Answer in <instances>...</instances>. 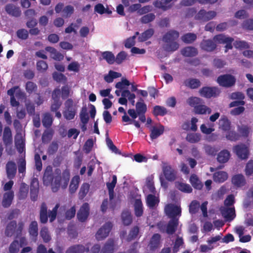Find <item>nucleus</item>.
<instances>
[{
	"instance_id": "1",
	"label": "nucleus",
	"mask_w": 253,
	"mask_h": 253,
	"mask_svg": "<svg viewBox=\"0 0 253 253\" xmlns=\"http://www.w3.org/2000/svg\"><path fill=\"white\" fill-rule=\"evenodd\" d=\"M60 204L57 203L55 205L52 210L47 211V206L45 202H42L40 206L39 212L40 221L42 224H45L48 221L49 217V222H53L56 218L58 209Z\"/></svg>"
},
{
	"instance_id": "2",
	"label": "nucleus",
	"mask_w": 253,
	"mask_h": 253,
	"mask_svg": "<svg viewBox=\"0 0 253 253\" xmlns=\"http://www.w3.org/2000/svg\"><path fill=\"white\" fill-rule=\"evenodd\" d=\"M70 173L68 169L64 170L62 175L60 174L53 177V180L51 183L52 185V190L53 192H57L60 188L61 184H62V187L66 188L70 180Z\"/></svg>"
},
{
	"instance_id": "3",
	"label": "nucleus",
	"mask_w": 253,
	"mask_h": 253,
	"mask_svg": "<svg viewBox=\"0 0 253 253\" xmlns=\"http://www.w3.org/2000/svg\"><path fill=\"white\" fill-rule=\"evenodd\" d=\"M24 227L23 221H19L17 225L16 221L12 220L9 222L6 227L5 234L7 237H11L15 235L16 237H19L22 234V230Z\"/></svg>"
},
{
	"instance_id": "4",
	"label": "nucleus",
	"mask_w": 253,
	"mask_h": 253,
	"mask_svg": "<svg viewBox=\"0 0 253 253\" xmlns=\"http://www.w3.org/2000/svg\"><path fill=\"white\" fill-rule=\"evenodd\" d=\"M216 81L220 86L230 87L235 85L236 80L235 77L231 74H224L218 76Z\"/></svg>"
},
{
	"instance_id": "5",
	"label": "nucleus",
	"mask_w": 253,
	"mask_h": 253,
	"mask_svg": "<svg viewBox=\"0 0 253 253\" xmlns=\"http://www.w3.org/2000/svg\"><path fill=\"white\" fill-rule=\"evenodd\" d=\"M165 212L167 216L171 218L178 219L181 215V209L180 206L174 204H168L165 207Z\"/></svg>"
},
{
	"instance_id": "6",
	"label": "nucleus",
	"mask_w": 253,
	"mask_h": 253,
	"mask_svg": "<svg viewBox=\"0 0 253 253\" xmlns=\"http://www.w3.org/2000/svg\"><path fill=\"white\" fill-rule=\"evenodd\" d=\"M199 92L201 96L207 98L217 97L220 93L219 88L215 86H204L202 87Z\"/></svg>"
},
{
	"instance_id": "7",
	"label": "nucleus",
	"mask_w": 253,
	"mask_h": 253,
	"mask_svg": "<svg viewBox=\"0 0 253 253\" xmlns=\"http://www.w3.org/2000/svg\"><path fill=\"white\" fill-rule=\"evenodd\" d=\"M127 113L131 118L127 115H123L122 117V121L127 123L129 125H134L135 126L138 128L140 127V125L138 121L135 119L138 116V113L137 111L133 109H129L127 111Z\"/></svg>"
},
{
	"instance_id": "8",
	"label": "nucleus",
	"mask_w": 253,
	"mask_h": 253,
	"mask_svg": "<svg viewBox=\"0 0 253 253\" xmlns=\"http://www.w3.org/2000/svg\"><path fill=\"white\" fill-rule=\"evenodd\" d=\"M113 225L111 222H106L99 230L95 235L96 239L98 241L103 240L106 238L110 232Z\"/></svg>"
},
{
	"instance_id": "9",
	"label": "nucleus",
	"mask_w": 253,
	"mask_h": 253,
	"mask_svg": "<svg viewBox=\"0 0 253 253\" xmlns=\"http://www.w3.org/2000/svg\"><path fill=\"white\" fill-rule=\"evenodd\" d=\"M216 15V12L214 11H207L204 9L199 11L195 16V19L203 22H207L213 19Z\"/></svg>"
},
{
	"instance_id": "10",
	"label": "nucleus",
	"mask_w": 253,
	"mask_h": 253,
	"mask_svg": "<svg viewBox=\"0 0 253 253\" xmlns=\"http://www.w3.org/2000/svg\"><path fill=\"white\" fill-rule=\"evenodd\" d=\"M162 170L166 179L169 181H173L176 178V171L170 165L165 164Z\"/></svg>"
},
{
	"instance_id": "11",
	"label": "nucleus",
	"mask_w": 253,
	"mask_h": 253,
	"mask_svg": "<svg viewBox=\"0 0 253 253\" xmlns=\"http://www.w3.org/2000/svg\"><path fill=\"white\" fill-rule=\"evenodd\" d=\"M135 107L138 113L139 120L141 122L145 123L146 120L145 114L147 111V105L142 98H140L139 101L136 103Z\"/></svg>"
},
{
	"instance_id": "12",
	"label": "nucleus",
	"mask_w": 253,
	"mask_h": 253,
	"mask_svg": "<svg viewBox=\"0 0 253 253\" xmlns=\"http://www.w3.org/2000/svg\"><path fill=\"white\" fill-rule=\"evenodd\" d=\"M233 150L240 159L245 160L248 158L249 152L245 144L237 145L233 147Z\"/></svg>"
},
{
	"instance_id": "13",
	"label": "nucleus",
	"mask_w": 253,
	"mask_h": 253,
	"mask_svg": "<svg viewBox=\"0 0 253 253\" xmlns=\"http://www.w3.org/2000/svg\"><path fill=\"white\" fill-rule=\"evenodd\" d=\"M213 40L215 42H217L219 43H226L225 45V52H226L228 49L232 48L233 46L232 42H233L234 39L231 37H227L223 35H217L213 37Z\"/></svg>"
},
{
	"instance_id": "14",
	"label": "nucleus",
	"mask_w": 253,
	"mask_h": 253,
	"mask_svg": "<svg viewBox=\"0 0 253 253\" xmlns=\"http://www.w3.org/2000/svg\"><path fill=\"white\" fill-rule=\"evenodd\" d=\"M220 212L226 221L231 222L236 217L235 210L234 207H223L220 209Z\"/></svg>"
},
{
	"instance_id": "15",
	"label": "nucleus",
	"mask_w": 253,
	"mask_h": 253,
	"mask_svg": "<svg viewBox=\"0 0 253 253\" xmlns=\"http://www.w3.org/2000/svg\"><path fill=\"white\" fill-rule=\"evenodd\" d=\"M89 213V206L87 203H84L81 207L77 212V217L81 222L85 221L87 218Z\"/></svg>"
},
{
	"instance_id": "16",
	"label": "nucleus",
	"mask_w": 253,
	"mask_h": 253,
	"mask_svg": "<svg viewBox=\"0 0 253 253\" xmlns=\"http://www.w3.org/2000/svg\"><path fill=\"white\" fill-rule=\"evenodd\" d=\"M215 41L212 40H203L200 44L201 49L207 52L213 51L216 48Z\"/></svg>"
},
{
	"instance_id": "17",
	"label": "nucleus",
	"mask_w": 253,
	"mask_h": 253,
	"mask_svg": "<svg viewBox=\"0 0 253 253\" xmlns=\"http://www.w3.org/2000/svg\"><path fill=\"white\" fill-rule=\"evenodd\" d=\"M5 10L8 15L15 17H20L21 14L20 8L11 3L5 6Z\"/></svg>"
},
{
	"instance_id": "18",
	"label": "nucleus",
	"mask_w": 253,
	"mask_h": 253,
	"mask_svg": "<svg viewBox=\"0 0 253 253\" xmlns=\"http://www.w3.org/2000/svg\"><path fill=\"white\" fill-rule=\"evenodd\" d=\"M179 36V33L178 31L170 30L166 33L163 37V41L165 43L170 42H175Z\"/></svg>"
},
{
	"instance_id": "19",
	"label": "nucleus",
	"mask_w": 253,
	"mask_h": 253,
	"mask_svg": "<svg viewBox=\"0 0 253 253\" xmlns=\"http://www.w3.org/2000/svg\"><path fill=\"white\" fill-rule=\"evenodd\" d=\"M14 196V194L13 191H9L4 193L1 202L2 207L4 208H9L12 203Z\"/></svg>"
},
{
	"instance_id": "20",
	"label": "nucleus",
	"mask_w": 253,
	"mask_h": 253,
	"mask_svg": "<svg viewBox=\"0 0 253 253\" xmlns=\"http://www.w3.org/2000/svg\"><path fill=\"white\" fill-rule=\"evenodd\" d=\"M39 193V183L37 179H34L30 186V197L32 201L37 200Z\"/></svg>"
},
{
	"instance_id": "21",
	"label": "nucleus",
	"mask_w": 253,
	"mask_h": 253,
	"mask_svg": "<svg viewBox=\"0 0 253 253\" xmlns=\"http://www.w3.org/2000/svg\"><path fill=\"white\" fill-rule=\"evenodd\" d=\"M161 235L159 234H154L151 237L149 244L150 250L155 251L159 248L160 245Z\"/></svg>"
},
{
	"instance_id": "22",
	"label": "nucleus",
	"mask_w": 253,
	"mask_h": 253,
	"mask_svg": "<svg viewBox=\"0 0 253 253\" xmlns=\"http://www.w3.org/2000/svg\"><path fill=\"white\" fill-rule=\"evenodd\" d=\"M6 170L7 177L10 179H13L17 171L16 164L12 161L8 162L6 165Z\"/></svg>"
},
{
	"instance_id": "23",
	"label": "nucleus",
	"mask_w": 253,
	"mask_h": 253,
	"mask_svg": "<svg viewBox=\"0 0 253 253\" xmlns=\"http://www.w3.org/2000/svg\"><path fill=\"white\" fill-rule=\"evenodd\" d=\"M232 183L237 187H241L246 184V179L242 174L233 175L231 179Z\"/></svg>"
},
{
	"instance_id": "24",
	"label": "nucleus",
	"mask_w": 253,
	"mask_h": 253,
	"mask_svg": "<svg viewBox=\"0 0 253 253\" xmlns=\"http://www.w3.org/2000/svg\"><path fill=\"white\" fill-rule=\"evenodd\" d=\"M181 54L184 57H195L198 54V49L194 46H186L180 51Z\"/></svg>"
},
{
	"instance_id": "25",
	"label": "nucleus",
	"mask_w": 253,
	"mask_h": 253,
	"mask_svg": "<svg viewBox=\"0 0 253 253\" xmlns=\"http://www.w3.org/2000/svg\"><path fill=\"white\" fill-rule=\"evenodd\" d=\"M178 223V219H170L168 222L166 227L167 233L169 235L173 234L175 232L177 228Z\"/></svg>"
},
{
	"instance_id": "26",
	"label": "nucleus",
	"mask_w": 253,
	"mask_h": 253,
	"mask_svg": "<svg viewBox=\"0 0 253 253\" xmlns=\"http://www.w3.org/2000/svg\"><path fill=\"white\" fill-rule=\"evenodd\" d=\"M164 126L160 125L158 127L153 126L151 129L150 137L152 140L157 139L163 134L164 132Z\"/></svg>"
},
{
	"instance_id": "27",
	"label": "nucleus",
	"mask_w": 253,
	"mask_h": 253,
	"mask_svg": "<svg viewBox=\"0 0 253 253\" xmlns=\"http://www.w3.org/2000/svg\"><path fill=\"white\" fill-rule=\"evenodd\" d=\"M228 177L227 173L224 171H218L213 174V180L216 183H223Z\"/></svg>"
},
{
	"instance_id": "28",
	"label": "nucleus",
	"mask_w": 253,
	"mask_h": 253,
	"mask_svg": "<svg viewBox=\"0 0 253 253\" xmlns=\"http://www.w3.org/2000/svg\"><path fill=\"white\" fill-rule=\"evenodd\" d=\"M19 89V86H14L11 87L10 89H8L7 91V95H9L10 97V105L12 107H18L19 106V102L16 100L14 96V93L16 90Z\"/></svg>"
},
{
	"instance_id": "29",
	"label": "nucleus",
	"mask_w": 253,
	"mask_h": 253,
	"mask_svg": "<svg viewBox=\"0 0 253 253\" xmlns=\"http://www.w3.org/2000/svg\"><path fill=\"white\" fill-rule=\"evenodd\" d=\"M2 140L4 144L6 146L12 143V133L9 126H5L4 128Z\"/></svg>"
},
{
	"instance_id": "30",
	"label": "nucleus",
	"mask_w": 253,
	"mask_h": 253,
	"mask_svg": "<svg viewBox=\"0 0 253 253\" xmlns=\"http://www.w3.org/2000/svg\"><path fill=\"white\" fill-rule=\"evenodd\" d=\"M114 247V240L112 239H109L104 245L100 253H113Z\"/></svg>"
},
{
	"instance_id": "31",
	"label": "nucleus",
	"mask_w": 253,
	"mask_h": 253,
	"mask_svg": "<svg viewBox=\"0 0 253 253\" xmlns=\"http://www.w3.org/2000/svg\"><path fill=\"white\" fill-rule=\"evenodd\" d=\"M53 177L52 168L48 166L46 168L43 175V182L46 184H50L53 180Z\"/></svg>"
},
{
	"instance_id": "32",
	"label": "nucleus",
	"mask_w": 253,
	"mask_h": 253,
	"mask_svg": "<svg viewBox=\"0 0 253 253\" xmlns=\"http://www.w3.org/2000/svg\"><path fill=\"white\" fill-rule=\"evenodd\" d=\"M204 102L202 101L201 104H199L194 110L195 114L199 115H204L208 113L210 114L211 112V110L210 108L203 104Z\"/></svg>"
},
{
	"instance_id": "33",
	"label": "nucleus",
	"mask_w": 253,
	"mask_h": 253,
	"mask_svg": "<svg viewBox=\"0 0 253 253\" xmlns=\"http://www.w3.org/2000/svg\"><path fill=\"white\" fill-rule=\"evenodd\" d=\"M184 84L191 89H196L201 86V83L199 79L190 78L185 81Z\"/></svg>"
},
{
	"instance_id": "34",
	"label": "nucleus",
	"mask_w": 253,
	"mask_h": 253,
	"mask_svg": "<svg viewBox=\"0 0 253 253\" xmlns=\"http://www.w3.org/2000/svg\"><path fill=\"white\" fill-rule=\"evenodd\" d=\"M134 213L136 216L140 217L143 215V204L140 199H136L134 204Z\"/></svg>"
},
{
	"instance_id": "35",
	"label": "nucleus",
	"mask_w": 253,
	"mask_h": 253,
	"mask_svg": "<svg viewBox=\"0 0 253 253\" xmlns=\"http://www.w3.org/2000/svg\"><path fill=\"white\" fill-rule=\"evenodd\" d=\"M123 223L125 226L131 224L132 222V215L130 211H123L121 214Z\"/></svg>"
},
{
	"instance_id": "36",
	"label": "nucleus",
	"mask_w": 253,
	"mask_h": 253,
	"mask_svg": "<svg viewBox=\"0 0 253 253\" xmlns=\"http://www.w3.org/2000/svg\"><path fill=\"white\" fill-rule=\"evenodd\" d=\"M28 232L33 238H36L38 235V225L36 221H32L29 225Z\"/></svg>"
},
{
	"instance_id": "37",
	"label": "nucleus",
	"mask_w": 253,
	"mask_h": 253,
	"mask_svg": "<svg viewBox=\"0 0 253 253\" xmlns=\"http://www.w3.org/2000/svg\"><path fill=\"white\" fill-rule=\"evenodd\" d=\"M159 200L153 194H149L146 198V203L150 209H154L156 205H158Z\"/></svg>"
},
{
	"instance_id": "38",
	"label": "nucleus",
	"mask_w": 253,
	"mask_h": 253,
	"mask_svg": "<svg viewBox=\"0 0 253 253\" xmlns=\"http://www.w3.org/2000/svg\"><path fill=\"white\" fill-rule=\"evenodd\" d=\"M190 182L195 189L201 190L203 186L201 181L199 180L198 176L195 174H193L191 175L190 177Z\"/></svg>"
},
{
	"instance_id": "39",
	"label": "nucleus",
	"mask_w": 253,
	"mask_h": 253,
	"mask_svg": "<svg viewBox=\"0 0 253 253\" xmlns=\"http://www.w3.org/2000/svg\"><path fill=\"white\" fill-rule=\"evenodd\" d=\"M219 125L220 127L225 131L230 129L231 122L226 117H223L219 120Z\"/></svg>"
},
{
	"instance_id": "40",
	"label": "nucleus",
	"mask_w": 253,
	"mask_h": 253,
	"mask_svg": "<svg viewBox=\"0 0 253 253\" xmlns=\"http://www.w3.org/2000/svg\"><path fill=\"white\" fill-rule=\"evenodd\" d=\"M53 118L50 114L46 113L43 115L42 119V124L45 128H49L53 123Z\"/></svg>"
},
{
	"instance_id": "41",
	"label": "nucleus",
	"mask_w": 253,
	"mask_h": 253,
	"mask_svg": "<svg viewBox=\"0 0 253 253\" xmlns=\"http://www.w3.org/2000/svg\"><path fill=\"white\" fill-rule=\"evenodd\" d=\"M230 153L226 150L221 151L217 155V160L220 163H225L229 159Z\"/></svg>"
},
{
	"instance_id": "42",
	"label": "nucleus",
	"mask_w": 253,
	"mask_h": 253,
	"mask_svg": "<svg viewBox=\"0 0 253 253\" xmlns=\"http://www.w3.org/2000/svg\"><path fill=\"white\" fill-rule=\"evenodd\" d=\"M154 33V30L152 28L146 30L138 37V41L140 42H144L147 41L153 35Z\"/></svg>"
},
{
	"instance_id": "43",
	"label": "nucleus",
	"mask_w": 253,
	"mask_h": 253,
	"mask_svg": "<svg viewBox=\"0 0 253 253\" xmlns=\"http://www.w3.org/2000/svg\"><path fill=\"white\" fill-rule=\"evenodd\" d=\"M179 44L176 42H171L166 43L164 45V49L167 52H174L179 48Z\"/></svg>"
},
{
	"instance_id": "44",
	"label": "nucleus",
	"mask_w": 253,
	"mask_h": 253,
	"mask_svg": "<svg viewBox=\"0 0 253 253\" xmlns=\"http://www.w3.org/2000/svg\"><path fill=\"white\" fill-rule=\"evenodd\" d=\"M77 114V109H65L63 112L64 118L67 121L74 119Z\"/></svg>"
},
{
	"instance_id": "45",
	"label": "nucleus",
	"mask_w": 253,
	"mask_h": 253,
	"mask_svg": "<svg viewBox=\"0 0 253 253\" xmlns=\"http://www.w3.org/2000/svg\"><path fill=\"white\" fill-rule=\"evenodd\" d=\"M80 178L79 176L76 175L74 176L71 181L69 185V190L71 193H74L78 188Z\"/></svg>"
},
{
	"instance_id": "46",
	"label": "nucleus",
	"mask_w": 253,
	"mask_h": 253,
	"mask_svg": "<svg viewBox=\"0 0 253 253\" xmlns=\"http://www.w3.org/2000/svg\"><path fill=\"white\" fill-rule=\"evenodd\" d=\"M197 39V35L192 33L184 34L181 37V40L185 43H192Z\"/></svg>"
},
{
	"instance_id": "47",
	"label": "nucleus",
	"mask_w": 253,
	"mask_h": 253,
	"mask_svg": "<svg viewBox=\"0 0 253 253\" xmlns=\"http://www.w3.org/2000/svg\"><path fill=\"white\" fill-rule=\"evenodd\" d=\"M238 131L242 136L248 137L251 131V127L248 125H242L238 126Z\"/></svg>"
},
{
	"instance_id": "48",
	"label": "nucleus",
	"mask_w": 253,
	"mask_h": 253,
	"mask_svg": "<svg viewBox=\"0 0 253 253\" xmlns=\"http://www.w3.org/2000/svg\"><path fill=\"white\" fill-rule=\"evenodd\" d=\"M139 232V228L138 226H135L132 227L127 236L126 240L128 242H130L131 241L134 240L136 239L138 236V234Z\"/></svg>"
},
{
	"instance_id": "49",
	"label": "nucleus",
	"mask_w": 253,
	"mask_h": 253,
	"mask_svg": "<svg viewBox=\"0 0 253 253\" xmlns=\"http://www.w3.org/2000/svg\"><path fill=\"white\" fill-rule=\"evenodd\" d=\"M152 113L155 116H164L167 114V109L161 106L156 105L153 107Z\"/></svg>"
},
{
	"instance_id": "50",
	"label": "nucleus",
	"mask_w": 253,
	"mask_h": 253,
	"mask_svg": "<svg viewBox=\"0 0 253 253\" xmlns=\"http://www.w3.org/2000/svg\"><path fill=\"white\" fill-rule=\"evenodd\" d=\"M176 188L181 192L190 193L192 192V188L189 184L182 182H177L176 184Z\"/></svg>"
},
{
	"instance_id": "51",
	"label": "nucleus",
	"mask_w": 253,
	"mask_h": 253,
	"mask_svg": "<svg viewBox=\"0 0 253 253\" xmlns=\"http://www.w3.org/2000/svg\"><path fill=\"white\" fill-rule=\"evenodd\" d=\"M101 55L103 59H105L109 64H113L115 62V56L111 51H104Z\"/></svg>"
},
{
	"instance_id": "52",
	"label": "nucleus",
	"mask_w": 253,
	"mask_h": 253,
	"mask_svg": "<svg viewBox=\"0 0 253 253\" xmlns=\"http://www.w3.org/2000/svg\"><path fill=\"white\" fill-rule=\"evenodd\" d=\"M84 247L82 245H76L70 247L67 251V253H84Z\"/></svg>"
},
{
	"instance_id": "53",
	"label": "nucleus",
	"mask_w": 253,
	"mask_h": 253,
	"mask_svg": "<svg viewBox=\"0 0 253 253\" xmlns=\"http://www.w3.org/2000/svg\"><path fill=\"white\" fill-rule=\"evenodd\" d=\"M202 99L197 97H190L187 100V103L189 105L194 108V110L199 104H201Z\"/></svg>"
},
{
	"instance_id": "54",
	"label": "nucleus",
	"mask_w": 253,
	"mask_h": 253,
	"mask_svg": "<svg viewBox=\"0 0 253 253\" xmlns=\"http://www.w3.org/2000/svg\"><path fill=\"white\" fill-rule=\"evenodd\" d=\"M80 120L83 124H87L89 121V116L86 107H82L80 113Z\"/></svg>"
},
{
	"instance_id": "55",
	"label": "nucleus",
	"mask_w": 253,
	"mask_h": 253,
	"mask_svg": "<svg viewBox=\"0 0 253 253\" xmlns=\"http://www.w3.org/2000/svg\"><path fill=\"white\" fill-rule=\"evenodd\" d=\"M186 139L191 143H197L201 139V135L198 133H188L186 137Z\"/></svg>"
},
{
	"instance_id": "56",
	"label": "nucleus",
	"mask_w": 253,
	"mask_h": 253,
	"mask_svg": "<svg viewBox=\"0 0 253 253\" xmlns=\"http://www.w3.org/2000/svg\"><path fill=\"white\" fill-rule=\"evenodd\" d=\"M146 184L149 191L152 194H155L156 193V189L154 186L153 177L152 176H149L146 178Z\"/></svg>"
},
{
	"instance_id": "57",
	"label": "nucleus",
	"mask_w": 253,
	"mask_h": 253,
	"mask_svg": "<svg viewBox=\"0 0 253 253\" xmlns=\"http://www.w3.org/2000/svg\"><path fill=\"white\" fill-rule=\"evenodd\" d=\"M200 208V203L197 200H193L189 205V211L191 214L196 213Z\"/></svg>"
},
{
	"instance_id": "58",
	"label": "nucleus",
	"mask_w": 253,
	"mask_h": 253,
	"mask_svg": "<svg viewBox=\"0 0 253 253\" xmlns=\"http://www.w3.org/2000/svg\"><path fill=\"white\" fill-rule=\"evenodd\" d=\"M155 19V15L154 13H150L146 14L140 19V22L143 24H147L154 20Z\"/></svg>"
},
{
	"instance_id": "59",
	"label": "nucleus",
	"mask_w": 253,
	"mask_h": 253,
	"mask_svg": "<svg viewBox=\"0 0 253 253\" xmlns=\"http://www.w3.org/2000/svg\"><path fill=\"white\" fill-rule=\"evenodd\" d=\"M58 149V144L57 141H53L49 145L47 153L48 155H53L56 153Z\"/></svg>"
},
{
	"instance_id": "60",
	"label": "nucleus",
	"mask_w": 253,
	"mask_h": 253,
	"mask_svg": "<svg viewBox=\"0 0 253 253\" xmlns=\"http://www.w3.org/2000/svg\"><path fill=\"white\" fill-rule=\"evenodd\" d=\"M74 12V8L71 5L66 6L62 10V16L64 17H70Z\"/></svg>"
},
{
	"instance_id": "61",
	"label": "nucleus",
	"mask_w": 253,
	"mask_h": 253,
	"mask_svg": "<svg viewBox=\"0 0 253 253\" xmlns=\"http://www.w3.org/2000/svg\"><path fill=\"white\" fill-rule=\"evenodd\" d=\"M52 77L53 80L58 83L62 82L65 83L67 81V77L62 73L54 72L52 74Z\"/></svg>"
},
{
	"instance_id": "62",
	"label": "nucleus",
	"mask_w": 253,
	"mask_h": 253,
	"mask_svg": "<svg viewBox=\"0 0 253 253\" xmlns=\"http://www.w3.org/2000/svg\"><path fill=\"white\" fill-rule=\"evenodd\" d=\"M28 189V187L24 183L20 186L19 192V198L20 199H25L27 197Z\"/></svg>"
},
{
	"instance_id": "63",
	"label": "nucleus",
	"mask_w": 253,
	"mask_h": 253,
	"mask_svg": "<svg viewBox=\"0 0 253 253\" xmlns=\"http://www.w3.org/2000/svg\"><path fill=\"white\" fill-rule=\"evenodd\" d=\"M245 173L247 176H250L253 174V160H250L246 164Z\"/></svg>"
},
{
	"instance_id": "64",
	"label": "nucleus",
	"mask_w": 253,
	"mask_h": 253,
	"mask_svg": "<svg viewBox=\"0 0 253 253\" xmlns=\"http://www.w3.org/2000/svg\"><path fill=\"white\" fill-rule=\"evenodd\" d=\"M243 29L253 31V19H248L245 20L242 23Z\"/></svg>"
}]
</instances>
